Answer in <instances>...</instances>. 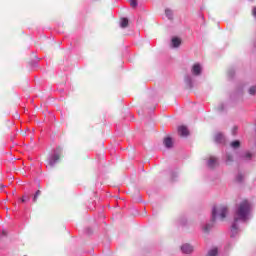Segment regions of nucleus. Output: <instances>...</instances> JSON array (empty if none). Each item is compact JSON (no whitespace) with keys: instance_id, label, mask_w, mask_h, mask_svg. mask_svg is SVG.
Returning <instances> with one entry per match:
<instances>
[{"instance_id":"23","label":"nucleus","mask_w":256,"mask_h":256,"mask_svg":"<svg viewBox=\"0 0 256 256\" xmlns=\"http://www.w3.org/2000/svg\"><path fill=\"white\" fill-rule=\"evenodd\" d=\"M252 15H253V17H255V18H256V7H255V8H253V10H252Z\"/></svg>"},{"instance_id":"15","label":"nucleus","mask_w":256,"mask_h":256,"mask_svg":"<svg viewBox=\"0 0 256 256\" xmlns=\"http://www.w3.org/2000/svg\"><path fill=\"white\" fill-rule=\"evenodd\" d=\"M226 163L227 165H231V163H233V156L231 154L227 155Z\"/></svg>"},{"instance_id":"9","label":"nucleus","mask_w":256,"mask_h":256,"mask_svg":"<svg viewBox=\"0 0 256 256\" xmlns=\"http://www.w3.org/2000/svg\"><path fill=\"white\" fill-rule=\"evenodd\" d=\"M163 144L167 149H171V147H173V140L171 139V137H166L164 138Z\"/></svg>"},{"instance_id":"10","label":"nucleus","mask_w":256,"mask_h":256,"mask_svg":"<svg viewBox=\"0 0 256 256\" xmlns=\"http://www.w3.org/2000/svg\"><path fill=\"white\" fill-rule=\"evenodd\" d=\"M120 27H121L122 29H125V28L129 27V19H127V18H122V19H121V22H120Z\"/></svg>"},{"instance_id":"17","label":"nucleus","mask_w":256,"mask_h":256,"mask_svg":"<svg viewBox=\"0 0 256 256\" xmlns=\"http://www.w3.org/2000/svg\"><path fill=\"white\" fill-rule=\"evenodd\" d=\"M249 93H250V95H255V93H256V86L250 87Z\"/></svg>"},{"instance_id":"25","label":"nucleus","mask_w":256,"mask_h":256,"mask_svg":"<svg viewBox=\"0 0 256 256\" xmlns=\"http://www.w3.org/2000/svg\"><path fill=\"white\" fill-rule=\"evenodd\" d=\"M21 201H22V203H25V197H22V199H21Z\"/></svg>"},{"instance_id":"13","label":"nucleus","mask_w":256,"mask_h":256,"mask_svg":"<svg viewBox=\"0 0 256 256\" xmlns=\"http://www.w3.org/2000/svg\"><path fill=\"white\" fill-rule=\"evenodd\" d=\"M218 253H219V250H217V248H213L208 252L206 256H217Z\"/></svg>"},{"instance_id":"4","label":"nucleus","mask_w":256,"mask_h":256,"mask_svg":"<svg viewBox=\"0 0 256 256\" xmlns=\"http://www.w3.org/2000/svg\"><path fill=\"white\" fill-rule=\"evenodd\" d=\"M201 71H203V68L201 67V64L195 63L192 66V69H191L192 75H195L196 77H198V75H201Z\"/></svg>"},{"instance_id":"2","label":"nucleus","mask_w":256,"mask_h":256,"mask_svg":"<svg viewBox=\"0 0 256 256\" xmlns=\"http://www.w3.org/2000/svg\"><path fill=\"white\" fill-rule=\"evenodd\" d=\"M217 215H220V219H225V217H227V207L220 205V206H216L213 208L212 210V219L211 222L215 223V219H217Z\"/></svg>"},{"instance_id":"24","label":"nucleus","mask_w":256,"mask_h":256,"mask_svg":"<svg viewBox=\"0 0 256 256\" xmlns=\"http://www.w3.org/2000/svg\"><path fill=\"white\" fill-rule=\"evenodd\" d=\"M237 181H243V176L242 175H238Z\"/></svg>"},{"instance_id":"14","label":"nucleus","mask_w":256,"mask_h":256,"mask_svg":"<svg viewBox=\"0 0 256 256\" xmlns=\"http://www.w3.org/2000/svg\"><path fill=\"white\" fill-rule=\"evenodd\" d=\"M240 146L241 142H239V140H235L231 143V147H233V149H239Z\"/></svg>"},{"instance_id":"5","label":"nucleus","mask_w":256,"mask_h":256,"mask_svg":"<svg viewBox=\"0 0 256 256\" xmlns=\"http://www.w3.org/2000/svg\"><path fill=\"white\" fill-rule=\"evenodd\" d=\"M178 133H179L180 137H188L189 129H187V126H179Z\"/></svg>"},{"instance_id":"7","label":"nucleus","mask_w":256,"mask_h":256,"mask_svg":"<svg viewBox=\"0 0 256 256\" xmlns=\"http://www.w3.org/2000/svg\"><path fill=\"white\" fill-rule=\"evenodd\" d=\"M217 165H219V162H218L217 158L210 157V159L208 161V167L210 169H215V167H217Z\"/></svg>"},{"instance_id":"22","label":"nucleus","mask_w":256,"mask_h":256,"mask_svg":"<svg viewBox=\"0 0 256 256\" xmlns=\"http://www.w3.org/2000/svg\"><path fill=\"white\" fill-rule=\"evenodd\" d=\"M237 129H238L237 126H234V127H233V130H232V134H233V135H235V133H237Z\"/></svg>"},{"instance_id":"1","label":"nucleus","mask_w":256,"mask_h":256,"mask_svg":"<svg viewBox=\"0 0 256 256\" xmlns=\"http://www.w3.org/2000/svg\"><path fill=\"white\" fill-rule=\"evenodd\" d=\"M251 212V204H249V201L243 200L236 210V217L234 218V221H237L238 219H242V221H247V217L249 213Z\"/></svg>"},{"instance_id":"12","label":"nucleus","mask_w":256,"mask_h":256,"mask_svg":"<svg viewBox=\"0 0 256 256\" xmlns=\"http://www.w3.org/2000/svg\"><path fill=\"white\" fill-rule=\"evenodd\" d=\"M39 197H41V190H37L36 193L34 194V197L32 199L33 203H37L39 200Z\"/></svg>"},{"instance_id":"8","label":"nucleus","mask_w":256,"mask_h":256,"mask_svg":"<svg viewBox=\"0 0 256 256\" xmlns=\"http://www.w3.org/2000/svg\"><path fill=\"white\" fill-rule=\"evenodd\" d=\"M181 251L189 255V253H193V246L189 244H184L181 247Z\"/></svg>"},{"instance_id":"21","label":"nucleus","mask_w":256,"mask_h":256,"mask_svg":"<svg viewBox=\"0 0 256 256\" xmlns=\"http://www.w3.org/2000/svg\"><path fill=\"white\" fill-rule=\"evenodd\" d=\"M251 157H252V154H251V153H249V152L246 153V155H245V158H246V159H251Z\"/></svg>"},{"instance_id":"3","label":"nucleus","mask_w":256,"mask_h":256,"mask_svg":"<svg viewBox=\"0 0 256 256\" xmlns=\"http://www.w3.org/2000/svg\"><path fill=\"white\" fill-rule=\"evenodd\" d=\"M61 160V155L59 154H54L53 156L50 157V159L47 161L46 167H49V169H53L57 163Z\"/></svg>"},{"instance_id":"11","label":"nucleus","mask_w":256,"mask_h":256,"mask_svg":"<svg viewBox=\"0 0 256 256\" xmlns=\"http://www.w3.org/2000/svg\"><path fill=\"white\" fill-rule=\"evenodd\" d=\"M181 45V39L174 37L172 38V46L173 47H179Z\"/></svg>"},{"instance_id":"20","label":"nucleus","mask_w":256,"mask_h":256,"mask_svg":"<svg viewBox=\"0 0 256 256\" xmlns=\"http://www.w3.org/2000/svg\"><path fill=\"white\" fill-rule=\"evenodd\" d=\"M231 231L233 234L237 233V226L233 225Z\"/></svg>"},{"instance_id":"6","label":"nucleus","mask_w":256,"mask_h":256,"mask_svg":"<svg viewBox=\"0 0 256 256\" xmlns=\"http://www.w3.org/2000/svg\"><path fill=\"white\" fill-rule=\"evenodd\" d=\"M214 141L216 143H225V135H223L221 132L216 133L214 136Z\"/></svg>"},{"instance_id":"19","label":"nucleus","mask_w":256,"mask_h":256,"mask_svg":"<svg viewBox=\"0 0 256 256\" xmlns=\"http://www.w3.org/2000/svg\"><path fill=\"white\" fill-rule=\"evenodd\" d=\"M211 227H213V225L207 224V225L204 227V231H205L206 233H208V231L211 229Z\"/></svg>"},{"instance_id":"18","label":"nucleus","mask_w":256,"mask_h":256,"mask_svg":"<svg viewBox=\"0 0 256 256\" xmlns=\"http://www.w3.org/2000/svg\"><path fill=\"white\" fill-rule=\"evenodd\" d=\"M129 1H130L131 7H133V9H135V7H137V0H129Z\"/></svg>"},{"instance_id":"16","label":"nucleus","mask_w":256,"mask_h":256,"mask_svg":"<svg viewBox=\"0 0 256 256\" xmlns=\"http://www.w3.org/2000/svg\"><path fill=\"white\" fill-rule=\"evenodd\" d=\"M165 13L168 16V19H173V11L166 9Z\"/></svg>"}]
</instances>
